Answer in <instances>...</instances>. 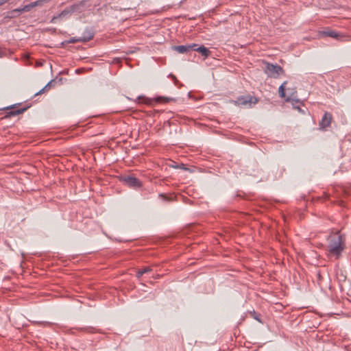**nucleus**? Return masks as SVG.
I'll return each mask as SVG.
<instances>
[{"instance_id":"nucleus-3","label":"nucleus","mask_w":351,"mask_h":351,"mask_svg":"<svg viewBox=\"0 0 351 351\" xmlns=\"http://www.w3.org/2000/svg\"><path fill=\"white\" fill-rule=\"evenodd\" d=\"M122 182L128 186L133 188H139L141 186V182L135 177L126 176L121 178Z\"/></svg>"},{"instance_id":"nucleus-5","label":"nucleus","mask_w":351,"mask_h":351,"mask_svg":"<svg viewBox=\"0 0 351 351\" xmlns=\"http://www.w3.org/2000/svg\"><path fill=\"white\" fill-rule=\"evenodd\" d=\"M286 101L291 102L293 108L298 110L299 112H303L300 108V106L302 104V102L296 98V95L293 93L291 95H288L286 99Z\"/></svg>"},{"instance_id":"nucleus-4","label":"nucleus","mask_w":351,"mask_h":351,"mask_svg":"<svg viewBox=\"0 0 351 351\" xmlns=\"http://www.w3.org/2000/svg\"><path fill=\"white\" fill-rule=\"evenodd\" d=\"M257 101L256 99L252 97L250 95L247 96H242L239 98L236 101H234L235 104L239 106H243L249 105L250 106L252 103L256 104Z\"/></svg>"},{"instance_id":"nucleus-22","label":"nucleus","mask_w":351,"mask_h":351,"mask_svg":"<svg viewBox=\"0 0 351 351\" xmlns=\"http://www.w3.org/2000/svg\"><path fill=\"white\" fill-rule=\"evenodd\" d=\"M10 0H0V6H2L5 3H8Z\"/></svg>"},{"instance_id":"nucleus-25","label":"nucleus","mask_w":351,"mask_h":351,"mask_svg":"<svg viewBox=\"0 0 351 351\" xmlns=\"http://www.w3.org/2000/svg\"><path fill=\"white\" fill-rule=\"evenodd\" d=\"M43 324L44 326L50 325V323H49V322H43Z\"/></svg>"},{"instance_id":"nucleus-18","label":"nucleus","mask_w":351,"mask_h":351,"mask_svg":"<svg viewBox=\"0 0 351 351\" xmlns=\"http://www.w3.org/2000/svg\"><path fill=\"white\" fill-rule=\"evenodd\" d=\"M32 8H32V3H30L27 5L23 6L22 10H23V12H27L30 11Z\"/></svg>"},{"instance_id":"nucleus-17","label":"nucleus","mask_w":351,"mask_h":351,"mask_svg":"<svg viewBox=\"0 0 351 351\" xmlns=\"http://www.w3.org/2000/svg\"><path fill=\"white\" fill-rule=\"evenodd\" d=\"M25 110H26V108L18 109L16 110L11 111L10 114L12 115H18V114H22Z\"/></svg>"},{"instance_id":"nucleus-24","label":"nucleus","mask_w":351,"mask_h":351,"mask_svg":"<svg viewBox=\"0 0 351 351\" xmlns=\"http://www.w3.org/2000/svg\"><path fill=\"white\" fill-rule=\"evenodd\" d=\"M88 33H91L90 32H88L86 33H84L82 36H87L88 35Z\"/></svg>"},{"instance_id":"nucleus-12","label":"nucleus","mask_w":351,"mask_h":351,"mask_svg":"<svg viewBox=\"0 0 351 351\" xmlns=\"http://www.w3.org/2000/svg\"><path fill=\"white\" fill-rule=\"evenodd\" d=\"M152 271V268L150 267H146L143 269H138L136 272V276L137 278H140L143 274H147Z\"/></svg>"},{"instance_id":"nucleus-1","label":"nucleus","mask_w":351,"mask_h":351,"mask_svg":"<svg viewBox=\"0 0 351 351\" xmlns=\"http://www.w3.org/2000/svg\"><path fill=\"white\" fill-rule=\"evenodd\" d=\"M345 248V238L339 231L333 232L328 237L326 250L329 258H339Z\"/></svg>"},{"instance_id":"nucleus-16","label":"nucleus","mask_w":351,"mask_h":351,"mask_svg":"<svg viewBox=\"0 0 351 351\" xmlns=\"http://www.w3.org/2000/svg\"><path fill=\"white\" fill-rule=\"evenodd\" d=\"M22 12H24L23 10H22V8H16L11 11V14H13L10 17L15 16V14H17V15H19Z\"/></svg>"},{"instance_id":"nucleus-9","label":"nucleus","mask_w":351,"mask_h":351,"mask_svg":"<svg viewBox=\"0 0 351 351\" xmlns=\"http://www.w3.org/2000/svg\"><path fill=\"white\" fill-rule=\"evenodd\" d=\"M94 35L93 33H88L87 36H80L78 38H72L69 40V43H75L77 42H88L93 38Z\"/></svg>"},{"instance_id":"nucleus-6","label":"nucleus","mask_w":351,"mask_h":351,"mask_svg":"<svg viewBox=\"0 0 351 351\" xmlns=\"http://www.w3.org/2000/svg\"><path fill=\"white\" fill-rule=\"evenodd\" d=\"M75 5L71 6L70 9H65V10H64L59 14H58L57 16H53L52 19L50 21V23H56L58 19L67 17L72 12H73L75 11Z\"/></svg>"},{"instance_id":"nucleus-19","label":"nucleus","mask_w":351,"mask_h":351,"mask_svg":"<svg viewBox=\"0 0 351 351\" xmlns=\"http://www.w3.org/2000/svg\"><path fill=\"white\" fill-rule=\"evenodd\" d=\"M56 79L51 80L49 81L45 86V88L47 90L49 89L52 86H53V84L56 82Z\"/></svg>"},{"instance_id":"nucleus-15","label":"nucleus","mask_w":351,"mask_h":351,"mask_svg":"<svg viewBox=\"0 0 351 351\" xmlns=\"http://www.w3.org/2000/svg\"><path fill=\"white\" fill-rule=\"evenodd\" d=\"M48 0H38L34 2H32V8H35L36 6H41L44 2L47 1Z\"/></svg>"},{"instance_id":"nucleus-11","label":"nucleus","mask_w":351,"mask_h":351,"mask_svg":"<svg viewBox=\"0 0 351 351\" xmlns=\"http://www.w3.org/2000/svg\"><path fill=\"white\" fill-rule=\"evenodd\" d=\"M193 51H197L204 58H208L211 53L210 51L204 45L193 47Z\"/></svg>"},{"instance_id":"nucleus-10","label":"nucleus","mask_w":351,"mask_h":351,"mask_svg":"<svg viewBox=\"0 0 351 351\" xmlns=\"http://www.w3.org/2000/svg\"><path fill=\"white\" fill-rule=\"evenodd\" d=\"M322 34H323V35H324L326 36H329V37L334 38H336L337 40H343V38H345L344 36L339 34L338 32H337L335 31H332V30L324 31Z\"/></svg>"},{"instance_id":"nucleus-8","label":"nucleus","mask_w":351,"mask_h":351,"mask_svg":"<svg viewBox=\"0 0 351 351\" xmlns=\"http://www.w3.org/2000/svg\"><path fill=\"white\" fill-rule=\"evenodd\" d=\"M332 121V115L329 112H325L324 116L322 118V120L319 123V128L322 130H324L327 127H328Z\"/></svg>"},{"instance_id":"nucleus-13","label":"nucleus","mask_w":351,"mask_h":351,"mask_svg":"<svg viewBox=\"0 0 351 351\" xmlns=\"http://www.w3.org/2000/svg\"><path fill=\"white\" fill-rule=\"evenodd\" d=\"M154 99H155V101L156 102H159V103H168V102H169L171 101H173L174 100L173 98L162 97V96L157 97Z\"/></svg>"},{"instance_id":"nucleus-21","label":"nucleus","mask_w":351,"mask_h":351,"mask_svg":"<svg viewBox=\"0 0 351 351\" xmlns=\"http://www.w3.org/2000/svg\"><path fill=\"white\" fill-rule=\"evenodd\" d=\"M45 90H47V89H46V88H45V87H44V88H42L41 90H40L38 92H37L36 93H35V96H36V95H40V94L43 93L45 91Z\"/></svg>"},{"instance_id":"nucleus-2","label":"nucleus","mask_w":351,"mask_h":351,"mask_svg":"<svg viewBox=\"0 0 351 351\" xmlns=\"http://www.w3.org/2000/svg\"><path fill=\"white\" fill-rule=\"evenodd\" d=\"M264 71L268 77L278 78L280 74L284 73L283 69L278 65L269 62H265Z\"/></svg>"},{"instance_id":"nucleus-14","label":"nucleus","mask_w":351,"mask_h":351,"mask_svg":"<svg viewBox=\"0 0 351 351\" xmlns=\"http://www.w3.org/2000/svg\"><path fill=\"white\" fill-rule=\"evenodd\" d=\"M287 84V82H284L278 88V93H279V95L280 97L282 98H285L286 99V96H285V86Z\"/></svg>"},{"instance_id":"nucleus-7","label":"nucleus","mask_w":351,"mask_h":351,"mask_svg":"<svg viewBox=\"0 0 351 351\" xmlns=\"http://www.w3.org/2000/svg\"><path fill=\"white\" fill-rule=\"evenodd\" d=\"M197 47V44H189L186 45H178L173 46V50L178 52L179 53H186L190 51H193V48Z\"/></svg>"},{"instance_id":"nucleus-23","label":"nucleus","mask_w":351,"mask_h":351,"mask_svg":"<svg viewBox=\"0 0 351 351\" xmlns=\"http://www.w3.org/2000/svg\"><path fill=\"white\" fill-rule=\"evenodd\" d=\"M179 168L182 169H184V170H187L188 169L185 167V165L184 164H181L180 166L179 167Z\"/></svg>"},{"instance_id":"nucleus-20","label":"nucleus","mask_w":351,"mask_h":351,"mask_svg":"<svg viewBox=\"0 0 351 351\" xmlns=\"http://www.w3.org/2000/svg\"><path fill=\"white\" fill-rule=\"evenodd\" d=\"M252 313V315L254 319H255L256 320L258 321L259 322H262L261 320L260 319V315L259 314H257L255 311H253Z\"/></svg>"}]
</instances>
